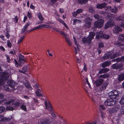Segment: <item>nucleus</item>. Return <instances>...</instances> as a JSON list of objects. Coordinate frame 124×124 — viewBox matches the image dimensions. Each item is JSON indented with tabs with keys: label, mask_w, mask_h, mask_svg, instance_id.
<instances>
[{
	"label": "nucleus",
	"mask_w": 124,
	"mask_h": 124,
	"mask_svg": "<svg viewBox=\"0 0 124 124\" xmlns=\"http://www.w3.org/2000/svg\"><path fill=\"white\" fill-rule=\"evenodd\" d=\"M107 16V19L110 21H112L114 18L115 15L114 14H108Z\"/></svg>",
	"instance_id": "obj_18"
},
{
	"label": "nucleus",
	"mask_w": 124,
	"mask_h": 124,
	"mask_svg": "<svg viewBox=\"0 0 124 124\" xmlns=\"http://www.w3.org/2000/svg\"><path fill=\"white\" fill-rule=\"evenodd\" d=\"M40 124H48L49 123V121L47 119H42L40 121Z\"/></svg>",
	"instance_id": "obj_21"
},
{
	"label": "nucleus",
	"mask_w": 124,
	"mask_h": 124,
	"mask_svg": "<svg viewBox=\"0 0 124 124\" xmlns=\"http://www.w3.org/2000/svg\"><path fill=\"white\" fill-rule=\"evenodd\" d=\"M111 64L110 61H106L104 62L102 65V67H104L109 65Z\"/></svg>",
	"instance_id": "obj_29"
},
{
	"label": "nucleus",
	"mask_w": 124,
	"mask_h": 124,
	"mask_svg": "<svg viewBox=\"0 0 124 124\" xmlns=\"http://www.w3.org/2000/svg\"><path fill=\"white\" fill-rule=\"evenodd\" d=\"M28 67L27 66H24L22 70H19V71L21 73H24L28 70Z\"/></svg>",
	"instance_id": "obj_23"
},
{
	"label": "nucleus",
	"mask_w": 124,
	"mask_h": 124,
	"mask_svg": "<svg viewBox=\"0 0 124 124\" xmlns=\"http://www.w3.org/2000/svg\"><path fill=\"white\" fill-rule=\"evenodd\" d=\"M103 80V79L101 78L96 80L95 82L96 86H100L102 83Z\"/></svg>",
	"instance_id": "obj_16"
},
{
	"label": "nucleus",
	"mask_w": 124,
	"mask_h": 124,
	"mask_svg": "<svg viewBox=\"0 0 124 124\" xmlns=\"http://www.w3.org/2000/svg\"><path fill=\"white\" fill-rule=\"evenodd\" d=\"M120 25L123 28L124 27V21H122L120 23Z\"/></svg>",
	"instance_id": "obj_57"
},
{
	"label": "nucleus",
	"mask_w": 124,
	"mask_h": 124,
	"mask_svg": "<svg viewBox=\"0 0 124 124\" xmlns=\"http://www.w3.org/2000/svg\"><path fill=\"white\" fill-rule=\"evenodd\" d=\"M37 16L40 21H42L44 20V18L41 13H38L37 14Z\"/></svg>",
	"instance_id": "obj_34"
},
{
	"label": "nucleus",
	"mask_w": 124,
	"mask_h": 124,
	"mask_svg": "<svg viewBox=\"0 0 124 124\" xmlns=\"http://www.w3.org/2000/svg\"><path fill=\"white\" fill-rule=\"evenodd\" d=\"M31 24V23L30 22H28L24 26L23 28L27 30L28 27Z\"/></svg>",
	"instance_id": "obj_42"
},
{
	"label": "nucleus",
	"mask_w": 124,
	"mask_h": 124,
	"mask_svg": "<svg viewBox=\"0 0 124 124\" xmlns=\"http://www.w3.org/2000/svg\"><path fill=\"white\" fill-rule=\"evenodd\" d=\"M95 34L94 32H91L90 33L88 37H85L82 39V41L83 43H87L90 45L91 42L92 40L95 36Z\"/></svg>",
	"instance_id": "obj_2"
},
{
	"label": "nucleus",
	"mask_w": 124,
	"mask_h": 124,
	"mask_svg": "<svg viewBox=\"0 0 124 124\" xmlns=\"http://www.w3.org/2000/svg\"><path fill=\"white\" fill-rule=\"evenodd\" d=\"M21 104V105L20 106L21 109L25 111H26L27 109L26 107V105H24V103L23 104Z\"/></svg>",
	"instance_id": "obj_40"
},
{
	"label": "nucleus",
	"mask_w": 124,
	"mask_h": 124,
	"mask_svg": "<svg viewBox=\"0 0 124 124\" xmlns=\"http://www.w3.org/2000/svg\"><path fill=\"white\" fill-rule=\"evenodd\" d=\"M115 62H124V56L122 57L121 58H118L113 60Z\"/></svg>",
	"instance_id": "obj_22"
},
{
	"label": "nucleus",
	"mask_w": 124,
	"mask_h": 124,
	"mask_svg": "<svg viewBox=\"0 0 124 124\" xmlns=\"http://www.w3.org/2000/svg\"><path fill=\"white\" fill-rule=\"evenodd\" d=\"M120 92L118 90H114L110 92L109 93V95L110 98L115 99L116 97H118Z\"/></svg>",
	"instance_id": "obj_3"
},
{
	"label": "nucleus",
	"mask_w": 124,
	"mask_h": 124,
	"mask_svg": "<svg viewBox=\"0 0 124 124\" xmlns=\"http://www.w3.org/2000/svg\"><path fill=\"white\" fill-rule=\"evenodd\" d=\"M107 9L109 11H110L113 13H116L117 12L118 10L116 7H114L113 8H112L111 6H107Z\"/></svg>",
	"instance_id": "obj_8"
},
{
	"label": "nucleus",
	"mask_w": 124,
	"mask_h": 124,
	"mask_svg": "<svg viewBox=\"0 0 124 124\" xmlns=\"http://www.w3.org/2000/svg\"><path fill=\"white\" fill-rule=\"evenodd\" d=\"M24 38V36H23L22 37H21L19 39V40L18 41V43L19 44L20 43H21L22 42Z\"/></svg>",
	"instance_id": "obj_53"
},
{
	"label": "nucleus",
	"mask_w": 124,
	"mask_h": 124,
	"mask_svg": "<svg viewBox=\"0 0 124 124\" xmlns=\"http://www.w3.org/2000/svg\"><path fill=\"white\" fill-rule=\"evenodd\" d=\"M14 61L15 62V64L16 66V67H18L19 65H21L20 64H19L18 63V62L17 61L16 59H14Z\"/></svg>",
	"instance_id": "obj_52"
},
{
	"label": "nucleus",
	"mask_w": 124,
	"mask_h": 124,
	"mask_svg": "<svg viewBox=\"0 0 124 124\" xmlns=\"http://www.w3.org/2000/svg\"><path fill=\"white\" fill-rule=\"evenodd\" d=\"M107 84L106 83H104L103 84V85H102V89H101V90L105 89L106 87L107 86Z\"/></svg>",
	"instance_id": "obj_46"
},
{
	"label": "nucleus",
	"mask_w": 124,
	"mask_h": 124,
	"mask_svg": "<svg viewBox=\"0 0 124 124\" xmlns=\"http://www.w3.org/2000/svg\"><path fill=\"white\" fill-rule=\"evenodd\" d=\"M74 23H79L80 22L81 23V21L80 20H78L77 19H74Z\"/></svg>",
	"instance_id": "obj_51"
},
{
	"label": "nucleus",
	"mask_w": 124,
	"mask_h": 124,
	"mask_svg": "<svg viewBox=\"0 0 124 124\" xmlns=\"http://www.w3.org/2000/svg\"><path fill=\"white\" fill-rule=\"evenodd\" d=\"M45 105L46 109H48L50 111H52V108L49 102L47 103L46 101L45 102Z\"/></svg>",
	"instance_id": "obj_13"
},
{
	"label": "nucleus",
	"mask_w": 124,
	"mask_h": 124,
	"mask_svg": "<svg viewBox=\"0 0 124 124\" xmlns=\"http://www.w3.org/2000/svg\"><path fill=\"white\" fill-rule=\"evenodd\" d=\"M94 17L98 20V21H99L101 19H100V16L98 14H96L94 16Z\"/></svg>",
	"instance_id": "obj_47"
},
{
	"label": "nucleus",
	"mask_w": 124,
	"mask_h": 124,
	"mask_svg": "<svg viewBox=\"0 0 124 124\" xmlns=\"http://www.w3.org/2000/svg\"><path fill=\"white\" fill-rule=\"evenodd\" d=\"M78 14L77 13L76 11V12H72L73 16L74 17L76 16Z\"/></svg>",
	"instance_id": "obj_60"
},
{
	"label": "nucleus",
	"mask_w": 124,
	"mask_h": 124,
	"mask_svg": "<svg viewBox=\"0 0 124 124\" xmlns=\"http://www.w3.org/2000/svg\"><path fill=\"white\" fill-rule=\"evenodd\" d=\"M109 77V75L108 74H104L101 75L99 76V78H107Z\"/></svg>",
	"instance_id": "obj_38"
},
{
	"label": "nucleus",
	"mask_w": 124,
	"mask_h": 124,
	"mask_svg": "<svg viewBox=\"0 0 124 124\" xmlns=\"http://www.w3.org/2000/svg\"><path fill=\"white\" fill-rule=\"evenodd\" d=\"M100 13L105 15H107L108 14V12L106 11H101L100 12Z\"/></svg>",
	"instance_id": "obj_55"
},
{
	"label": "nucleus",
	"mask_w": 124,
	"mask_h": 124,
	"mask_svg": "<svg viewBox=\"0 0 124 124\" xmlns=\"http://www.w3.org/2000/svg\"><path fill=\"white\" fill-rule=\"evenodd\" d=\"M27 16L29 18H31L32 17V15L31 13L28 12Z\"/></svg>",
	"instance_id": "obj_59"
},
{
	"label": "nucleus",
	"mask_w": 124,
	"mask_h": 124,
	"mask_svg": "<svg viewBox=\"0 0 124 124\" xmlns=\"http://www.w3.org/2000/svg\"><path fill=\"white\" fill-rule=\"evenodd\" d=\"M24 84L25 86L29 89L31 90L32 89V88L30 84L27 81H26V82L24 83Z\"/></svg>",
	"instance_id": "obj_25"
},
{
	"label": "nucleus",
	"mask_w": 124,
	"mask_h": 124,
	"mask_svg": "<svg viewBox=\"0 0 124 124\" xmlns=\"http://www.w3.org/2000/svg\"><path fill=\"white\" fill-rule=\"evenodd\" d=\"M58 21L60 23H62V24L67 29H69V28L67 26V25H66V23L64 22V21H63L62 20L59 19H57Z\"/></svg>",
	"instance_id": "obj_32"
},
{
	"label": "nucleus",
	"mask_w": 124,
	"mask_h": 124,
	"mask_svg": "<svg viewBox=\"0 0 124 124\" xmlns=\"http://www.w3.org/2000/svg\"><path fill=\"white\" fill-rule=\"evenodd\" d=\"M122 67L121 63H116L112 65V68L113 69H117Z\"/></svg>",
	"instance_id": "obj_15"
},
{
	"label": "nucleus",
	"mask_w": 124,
	"mask_h": 124,
	"mask_svg": "<svg viewBox=\"0 0 124 124\" xmlns=\"http://www.w3.org/2000/svg\"><path fill=\"white\" fill-rule=\"evenodd\" d=\"M107 3H105L98 4L97 5L96 8L98 9H101L107 6Z\"/></svg>",
	"instance_id": "obj_17"
},
{
	"label": "nucleus",
	"mask_w": 124,
	"mask_h": 124,
	"mask_svg": "<svg viewBox=\"0 0 124 124\" xmlns=\"http://www.w3.org/2000/svg\"><path fill=\"white\" fill-rule=\"evenodd\" d=\"M59 33H60L61 35H62L63 36H64V37L68 36V35L64 33L63 31H60Z\"/></svg>",
	"instance_id": "obj_48"
},
{
	"label": "nucleus",
	"mask_w": 124,
	"mask_h": 124,
	"mask_svg": "<svg viewBox=\"0 0 124 124\" xmlns=\"http://www.w3.org/2000/svg\"><path fill=\"white\" fill-rule=\"evenodd\" d=\"M19 61L21 63H23L25 62L24 60V57L21 54H20L19 55Z\"/></svg>",
	"instance_id": "obj_28"
},
{
	"label": "nucleus",
	"mask_w": 124,
	"mask_h": 124,
	"mask_svg": "<svg viewBox=\"0 0 124 124\" xmlns=\"http://www.w3.org/2000/svg\"><path fill=\"white\" fill-rule=\"evenodd\" d=\"M9 86L8 85H5L4 86V89L8 91H13V90H11V88L9 87Z\"/></svg>",
	"instance_id": "obj_39"
},
{
	"label": "nucleus",
	"mask_w": 124,
	"mask_h": 124,
	"mask_svg": "<svg viewBox=\"0 0 124 124\" xmlns=\"http://www.w3.org/2000/svg\"><path fill=\"white\" fill-rule=\"evenodd\" d=\"M94 8L92 7H90L89 9V12L90 13H93L94 11Z\"/></svg>",
	"instance_id": "obj_45"
},
{
	"label": "nucleus",
	"mask_w": 124,
	"mask_h": 124,
	"mask_svg": "<svg viewBox=\"0 0 124 124\" xmlns=\"http://www.w3.org/2000/svg\"><path fill=\"white\" fill-rule=\"evenodd\" d=\"M119 38L120 42H124V34L120 35L119 37Z\"/></svg>",
	"instance_id": "obj_33"
},
{
	"label": "nucleus",
	"mask_w": 124,
	"mask_h": 124,
	"mask_svg": "<svg viewBox=\"0 0 124 124\" xmlns=\"http://www.w3.org/2000/svg\"><path fill=\"white\" fill-rule=\"evenodd\" d=\"M120 103L122 105L124 104V95L122 96L120 101Z\"/></svg>",
	"instance_id": "obj_44"
},
{
	"label": "nucleus",
	"mask_w": 124,
	"mask_h": 124,
	"mask_svg": "<svg viewBox=\"0 0 124 124\" xmlns=\"http://www.w3.org/2000/svg\"><path fill=\"white\" fill-rule=\"evenodd\" d=\"M12 118L11 116H10L8 117H3L2 116L0 115V121H2L4 122H6L9 121Z\"/></svg>",
	"instance_id": "obj_9"
},
{
	"label": "nucleus",
	"mask_w": 124,
	"mask_h": 124,
	"mask_svg": "<svg viewBox=\"0 0 124 124\" xmlns=\"http://www.w3.org/2000/svg\"><path fill=\"white\" fill-rule=\"evenodd\" d=\"M9 73L7 72H4L2 73V78L6 80L9 77Z\"/></svg>",
	"instance_id": "obj_27"
},
{
	"label": "nucleus",
	"mask_w": 124,
	"mask_h": 124,
	"mask_svg": "<svg viewBox=\"0 0 124 124\" xmlns=\"http://www.w3.org/2000/svg\"><path fill=\"white\" fill-rule=\"evenodd\" d=\"M111 55V53H109L105 54L104 56L103 57V59L105 60L107 59L109 57L110 58V56Z\"/></svg>",
	"instance_id": "obj_31"
},
{
	"label": "nucleus",
	"mask_w": 124,
	"mask_h": 124,
	"mask_svg": "<svg viewBox=\"0 0 124 124\" xmlns=\"http://www.w3.org/2000/svg\"><path fill=\"white\" fill-rule=\"evenodd\" d=\"M9 86L10 88H11V90L13 91L15 90V84L12 81H9L8 82Z\"/></svg>",
	"instance_id": "obj_11"
},
{
	"label": "nucleus",
	"mask_w": 124,
	"mask_h": 124,
	"mask_svg": "<svg viewBox=\"0 0 124 124\" xmlns=\"http://www.w3.org/2000/svg\"><path fill=\"white\" fill-rule=\"evenodd\" d=\"M109 71V69L107 68H105L102 69L100 70L99 72V73L101 74L107 72Z\"/></svg>",
	"instance_id": "obj_19"
},
{
	"label": "nucleus",
	"mask_w": 124,
	"mask_h": 124,
	"mask_svg": "<svg viewBox=\"0 0 124 124\" xmlns=\"http://www.w3.org/2000/svg\"><path fill=\"white\" fill-rule=\"evenodd\" d=\"M24 101L22 100H19L18 101L14 102V100H12L6 102L4 103V105L7 106L6 109L8 110H13L16 107H17L21 104H23Z\"/></svg>",
	"instance_id": "obj_1"
},
{
	"label": "nucleus",
	"mask_w": 124,
	"mask_h": 124,
	"mask_svg": "<svg viewBox=\"0 0 124 124\" xmlns=\"http://www.w3.org/2000/svg\"><path fill=\"white\" fill-rule=\"evenodd\" d=\"M5 108L3 106H0V113L4 112L5 110Z\"/></svg>",
	"instance_id": "obj_43"
},
{
	"label": "nucleus",
	"mask_w": 124,
	"mask_h": 124,
	"mask_svg": "<svg viewBox=\"0 0 124 124\" xmlns=\"http://www.w3.org/2000/svg\"><path fill=\"white\" fill-rule=\"evenodd\" d=\"M26 30L23 27L22 28L21 33V34H23L24 33Z\"/></svg>",
	"instance_id": "obj_62"
},
{
	"label": "nucleus",
	"mask_w": 124,
	"mask_h": 124,
	"mask_svg": "<svg viewBox=\"0 0 124 124\" xmlns=\"http://www.w3.org/2000/svg\"><path fill=\"white\" fill-rule=\"evenodd\" d=\"M113 99L111 98L107 99L104 102V105L109 106H112L115 105L116 103V102Z\"/></svg>",
	"instance_id": "obj_4"
},
{
	"label": "nucleus",
	"mask_w": 124,
	"mask_h": 124,
	"mask_svg": "<svg viewBox=\"0 0 124 124\" xmlns=\"http://www.w3.org/2000/svg\"><path fill=\"white\" fill-rule=\"evenodd\" d=\"M109 36L108 35L103 34L102 38L105 39H108L109 38Z\"/></svg>",
	"instance_id": "obj_50"
},
{
	"label": "nucleus",
	"mask_w": 124,
	"mask_h": 124,
	"mask_svg": "<svg viewBox=\"0 0 124 124\" xmlns=\"http://www.w3.org/2000/svg\"><path fill=\"white\" fill-rule=\"evenodd\" d=\"M44 27V24H41L39 25L38 26H37L35 27V28L33 30H32L31 31H32L33 30H34L37 29H40Z\"/></svg>",
	"instance_id": "obj_37"
},
{
	"label": "nucleus",
	"mask_w": 124,
	"mask_h": 124,
	"mask_svg": "<svg viewBox=\"0 0 124 124\" xmlns=\"http://www.w3.org/2000/svg\"><path fill=\"white\" fill-rule=\"evenodd\" d=\"M6 57L7 58V62H10V61L11 60L10 59V58H9V56L7 55L6 56Z\"/></svg>",
	"instance_id": "obj_63"
},
{
	"label": "nucleus",
	"mask_w": 124,
	"mask_h": 124,
	"mask_svg": "<svg viewBox=\"0 0 124 124\" xmlns=\"http://www.w3.org/2000/svg\"><path fill=\"white\" fill-rule=\"evenodd\" d=\"M65 37V40L68 43V45L70 46H71L72 45V43L70 41V39L67 37V36H66Z\"/></svg>",
	"instance_id": "obj_35"
},
{
	"label": "nucleus",
	"mask_w": 124,
	"mask_h": 124,
	"mask_svg": "<svg viewBox=\"0 0 124 124\" xmlns=\"http://www.w3.org/2000/svg\"><path fill=\"white\" fill-rule=\"evenodd\" d=\"M118 53H115L113 54V55L112 54V53H111V56H110V58L111 59H113L118 56Z\"/></svg>",
	"instance_id": "obj_36"
},
{
	"label": "nucleus",
	"mask_w": 124,
	"mask_h": 124,
	"mask_svg": "<svg viewBox=\"0 0 124 124\" xmlns=\"http://www.w3.org/2000/svg\"><path fill=\"white\" fill-rule=\"evenodd\" d=\"M7 45L8 47L11 48L12 44L10 42L9 40H8L7 41Z\"/></svg>",
	"instance_id": "obj_49"
},
{
	"label": "nucleus",
	"mask_w": 124,
	"mask_h": 124,
	"mask_svg": "<svg viewBox=\"0 0 124 124\" xmlns=\"http://www.w3.org/2000/svg\"><path fill=\"white\" fill-rule=\"evenodd\" d=\"M73 38L74 40V41L75 42V44L77 46V48H76V47H75V54H77V52L79 50V49H80V46L78 44H77V42L76 41V39L74 37H73Z\"/></svg>",
	"instance_id": "obj_14"
},
{
	"label": "nucleus",
	"mask_w": 124,
	"mask_h": 124,
	"mask_svg": "<svg viewBox=\"0 0 124 124\" xmlns=\"http://www.w3.org/2000/svg\"><path fill=\"white\" fill-rule=\"evenodd\" d=\"M104 22V20L102 19H100L99 21H96L94 23V26L96 28H99L102 27Z\"/></svg>",
	"instance_id": "obj_5"
},
{
	"label": "nucleus",
	"mask_w": 124,
	"mask_h": 124,
	"mask_svg": "<svg viewBox=\"0 0 124 124\" xmlns=\"http://www.w3.org/2000/svg\"><path fill=\"white\" fill-rule=\"evenodd\" d=\"M97 35L96 37V38L97 39L103 38V36L104 34L103 33L102 31H100L97 32Z\"/></svg>",
	"instance_id": "obj_20"
},
{
	"label": "nucleus",
	"mask_w": 124,
	"mask_h": 124,
	"mask_svg": "<svg viewBox=\"0 0 124 124\" xmlns=\"http://www.w3.org/2000/svg\"><path fill=\"white\" fill-rule=\"evenodd\" d=\"M7 100L5 98L4 95H3L2 94L0 93V104L1 102L3 101H5Z\"/></svg>",
	"instance_id": "obj_26"
},
{
	"label": "nucleus",
	"mask_w": 124,
	"mask_h": 124,
	"mask_svg": "<svg viewBox=\"0 0 124 124\" xmlns=\"http://www.w3.org/2000/svg\"><path fill=\"white\" fill-rule=\"evenodd\" d=\"M55 31H56L58 32L59 33V32L60 31V29L58 28H52Z\"/></svg>",
	"instance_id": "obj_58"
},
{
	"label": "nucleus",
	"mask_w": 124,
	"mask_h": 124,
	"mask_svg": "<svg viewBox=\"0 0 124 124\" xmlns=\"http://www.w3.org/2000/svg\"><path fill=\"white\" fill-rule=\"evenodd\" d=\"M121 31V29L120 28L119 26H116L113 29V32L115 34H117L119 31Z\"/></svg>",
	"instance_id": "obj_12"
},
{
	"label": "nucleus",
	"mask_w": 124,
	"mask_h": 124,
	"mask_svg": "<svg viewBox=\"0 0 124 124\" xmlns=\"http://www.w3.org/2000/svg\"><path fill=\"white\" fill-rule=\"evenodd\" d=\"M83 10L82 9H78L76 11L78 13V14L80 13H81Z\"/></svg>",
	"instance_id": "obj_56"
},
{
	"label": "nucleus",
	"mask_w": 124,
	"mask_h": 124,
	"mask_svg": "<svg viewBox=\"0 0 124 124\" xmlns=\"http://www.w3.org/2000/svg\"><path fill=\"white\" fill-rule=\"evenodd\" d=\"M120 106L117 105L116 106H114L112 108L109 110V112L111 113H115L118 111L120 109Z\"/></svg>",
	"instance_id": "obj_6"
},
{
	"label": "nucleus",
	"mask_w": 124,
	"mask_h": 124,
	"mask_svg": "<svg viewBox=\"0 0 124 124\" xmlns=\"http://www.w3.org/2000/svg\"><path fill=\"white\" fill-rule=\"evenodd\" d=\"M114 22L113 21H109L105 24L104 28L105 29H106L109 27L114 26Z\"/></svg>",
	"instance_id": "obj_7"
},
{
	"label": "nucleus",
	"mask_w": 124,
	"mask_h": 124,
	"mask_svg": "<svg viewBox=\"0 0 124 124\" xmlns=\"http://www.w3.org/2000/svg\"><path fill=\"white\" fill-rule=\"evenodd\" d=\"M85 26L87 28L90 27L91 26V20L89 17L85 18Z\"/></svg>",
	"instance_id": "obj_10"
},
{
	"label": "nucleus",
	"mask_w": 124,
	"mask_h": 124,
	"mask_svg": "<svg viewBox=\"0 0 124 124\" xmlns=\"http://www.w3.org/2000/svg\"><path fill=\"white\" fill-rule=\"evenodd\" d=\"M116 20L117 21H123L124 20V15H122L116 18Z\"/></svg>",
	"instance_id": "obj_30"
},
{
	"label": "nucleus",
	"mask_w": 124,
	"mask_h": 124,
	"mask_svg": "<svg viewBox=\"0 0 124 124\" xmlns=\"http://www.w3.org/2000/svg\"><path fill=\"white\" fill-rule=\"evenodd\" d=\"M88 0H78V2L81 4H85L87 3Z\"/></svg>",
	"instance_id": "obj_41"
},
{
	"label": "nucleus",
	"mask_w": 124,
	"mask_h": 124,
	"mask_svg": "<svg viewBox=\"0 0 124 124\" xmlns=\"http://www.w3.org/2000/svg\"><path fill=\"white\" fill-rule=\"evenodd\" d=\"M6 37L8 39H9V37H10V35L9 34L8 32H7L6 33Z\"/></svg>",
	"instance_id": "obj_64"
},
{
	"label": "nucleus",
	"mask_w": 124,
	"mask_h": 124,
	"mask_svg": "<svg viewBox=\"0 0 124 124\" xmlns=\"http://www.w3.org/2000/svg\"><path fill=\"white\" fill-rule=\"evenodd\" d=\"M40 92H36L35 93L38 96L42 97L43 96L42 95L41 93H40Z\"/></svg>",
	"instance_id": "obj_54"
},
{
	"label": "nucleus",
	"mask_w": 124,
	"mask_h": 124,
	"mask_svg": "<svg viewBox=\"0 0 124 124\" xmlns=\"http://www.w3.org/2000/svg\"><path fill=\"white\" fill-rule=\"evenodd\" d=\"M118 79L119 81L120 82L124 80V73L119 75Z\"/></svg>",
	"instance_id": "obj_24"
},
{
	"label": "nucleus",
	"mask_w": 124,
	"mask_h": 124,
	"mask_svg": "<svg viewBox=\"0 0 124 124\" xmlns=\"http://www.w3.org/2000/svg\"><path fill=\"white\" fill-rule=\"evenodd\" d=\"M103 44L102 42L100 43L99 44V46L100 48L103 47Z\"/></svg>",
	"instance_id": "obj_61"
}]
</instances>
